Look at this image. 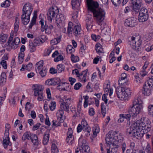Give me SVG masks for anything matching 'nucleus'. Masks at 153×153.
Segmentation results:
<instances>
[{
  "instance_id": "nucleus-39",
  "label": "nucleus",
  "mask_w": 153,
  "mask_h": 153,
  "mask_svg": "<svg viewBox=\"0 0 153 153\" xmlns=\"http://www.w3.org/2000/svg\"><path fill=\"white\" fill-rule=\"evenodd\" d=\"M120 116L124 119H126V120L129 121L131 118V114L128 113L120 114Z\"/></svg>"
},
{
  "instance_id": "nucleus-23",
  "label": "nucleus",
  "mask_w": 153,
  "mask_h": 153,
  "mask_svg": "<svg viewBox=\"0 0 153 153\" xmlns=\"http://www.w3.org/2000/svg\"><path fill=\"white\" fill-rule=\"evenodd\" d=\"M65 16L63 14H60L58 15L57 14L55 20L56 22L61 23L65 21Z\"/></svg>"
},
{
  "instance_id": "nucleus-27",
  "label": "nucleus",
  "mask_w": 153,
  "mask_h": 153,
  "mask_svg": "<svg viewBox=\"0 0 153 153\" xmlns=\"http://www.w3.org/2000/svg\"><path fill=\"white\" fill-rule=\"evenodd\" d=\"M2 59H3L1 62L0 64L4 69H6L7 68V65L5 60L7 59L8 57L7 56H4L3 57Z\"/></svg>"
},
{
  "instance_id": "nucleus-26",
  "label": "nucleus",
  "mask_w": 153,
  "mask_h": 153,
  "mask_svg": "<svg viewBox=\"0 0 153 153\" xmlns=\"http://www.w3.org/2000/svg\"><path fill=\"white\" fill-rule=\"evenodd\" d=\"M32 134L31 133L29 132H25L22 137V140H25L27 139L28 140H30L31 137V135Z\"/></svg>"
},
{
  "instance_id": "nucleus-29",
  "label": "nucleus",
  "mask_w": 153,
  "mask_h": 153,
  "mask_svg": "<svg viewBox=\"0 0 153 153\" xmlns=\"http://www.w3.org/2000/svg\"><path fill=\"white\" fill-rule=\"evenodd\" d=\"M19 19L18 17L16 16L14 24V31L16 33L19 30Z\"/></svg>"
},
{
  "instance_id": "nucleus-8",
  "label": "nucleus",
  "mask_w": 153,
  "mask_h": 153,
  "mask_svg": "<svg viewBox=\"0 0 153 153\" xmlns=\"http://www.w3.org/2000/svg\"><path fill=\"white\" fill-rule=\"evenodd\" d=\"M59 13L58 8L54 6L50 8L47 13V19L48 21L51 22L52 20L56 19V17Z\"/></svg>"
},
{
  "instance_id": "nucleus-21",
  "label": "nucleus",
  "mask_w": 153,
  "mask_h": 153,
  "mask_svg": "<svg viewBox=\"0 0 153 153\" xmlns=\"http://www.w3.org/2000/svg\"><path fill=\"white\" fill-rule=\"evenodd\" d=\"M148 18L149 15L139 14L138 19L140 22H143L146 21Z\"/></svg>"
},
{
  "instance_id": "nucleus-15",
  "label": "nucleus",
  "mask_w": 153,
  "mask_h": 153,
  "mask_svg": "<svg viewBox=\"0 0 153 153\" xmlns=\"http://www.w3.org/2000/svg\"><path fill=\"white\" fill-rule=\"evenodd\" d=\"M152 90V86L149 85L148 83H145L143 86L142 92L145 95L149 96L151 93Z\"/></svg>"
},
{
  "instance_id": "nucleus-44",
  "label": "nucleus",
  "mask_w": 153,
  "mask_h": 153,
  "mask_svg": "<svg viewBox=\"0 0 153 153\" xmlns=\"http://www.w3.org/2000/svg\"><path fill=\"white\" fill-rule=\"evenodd\" d=\"M66 51L68 53L71 54L75 51V49L71 45H68L67 47Z\"/></svg>"
},
{
  "instance_id": "nucleus-56",
  "label": "nucleus",
  "mask_w": 153,
  "mask_h": 153,
  "mask_svg": "<svg viewBox=\"0 0 153 153\" xmlns=\"http://www.w3.org/2000/svg\"><path fill=\"white\" fill-rule=\"evenodd\" d=\"M86 48V47L85 45L82 44H81V47L79 50L80 53L81 54L83 55L84 53L85 50Z\"/></svg>"
},
{
  "instance_id": "nucleus-14",
  "label": "nucleus",
  "mask_w": 153,
  "mask_h": 153,
  "mask_svg": "<svg viewBox=\"0 0 153 153\" xmlns=\"http://www.w3.org/2000/svg\"><path fill=\"white\" fill-rule=\"evenodd\" d=\"M136 21L137 19L135 17L128 18L125 20V25L128 27H133L137 25Z\"/></svg>"
},
{
  "instance_id": "nucleus-37",
  "label": "nucleus",
  "mask_w": 153,
  "mask_h": 153,
  "mask_svg": "<svg viewBox=\"0 0 153 153\" xmlns=\"http://www.w3.org/2000/svg\"><path fill=\"white\" fill-rule=\"evenodd\" d=\"M106 104H105L104 103L102 102L101 105L102 114L103 117L105 116V114L106 113Z\"/></svg>"
},
{
  "instance_id": "nucleus-24",
  "label": "nucleus",
  "mask_w": 153,
  "mask_h": 153,
  "mask_svg": "<svg viewBox=\"0 0 153 153\" xmlns=\"http://www.w3.org/2000/svg\"><path fill=\"white\" fill-rule=\"evenodd\" d=\"M87 145L86 140L82 137H80L78 140V145L80 148Z\"/></svg>"
},
{
  "instance_id": "nucleus-19",
  "label": "nucleus",
  "mask_w": 153,
  "mask_h": 153,
  "mask_svg": "<svg viewBox=\"0 0 153 153\" xmlns=\"http://www.w3.org/2000/svg\"><path fill=\"white\" fill-rule=\"evenodd\" d=\"M81 0H71V4L73 9H78L80 5Z\"/></svg>"
},
{
  "instance_id": "nucleus-25",
  "label": "nucleus",
  "mask_w": 153,
  "mask_h": 153,
  "mask_svg": "<svg viewBox=\"0 0 153 153\" xmlns=\"http://www.w3.org/2000/svg\"><path fill=\"white\" fill-rule=\"evenodd\" d=\"M79 150L83 153H89L90 152V148L88 145L80 148Z\"/></svg>"
},
{
  "instance_id": "nucleus-28",
  "label": "nucleus",
  "mask_w": 153,
  "mask_h": 153,
  "mask_svg": "<svg viewBox=\"0 0 153 153\" xmlns=\"http://www.w3.org/2000/svg\"><path fill=\"white\" fill-rule=\"evenodd\" d=\"M61 38L62 36H59L53 39L51 41V44L52 45L57 44L58 43L60 42Z\"/></svg>"
},
{
  "instance_id": "nucleus-46",
  "label": "nucleus",
  "mask_w": 153,
  "mask_h": 153,
  "mask_svg": "<svg viewBox=\"0 0 153 153\" xmlns=\"http://www.w3.org/2000/svg\"><path fill=\"white\" fill-rule=\"evenodd\" d=\"M65 69L64 66L63 64H61L57 66V70L58 73H60Z\"/></svg>"
},
{
  "instance_id": "nucleus-20",
  "label": "nucleus",
  "mask_w": 153,
  "mask_h": 153,
  "mask_svg": "<svg viewBox=\"0 0 153 153\" xmlns=\"http://www.w3.org/2000/svg\"><path fill=\"white\" fill-rule=\"evenodd\" d=\"M30 138L31 142L34 145L37 146L39 144L40 142L38 140V137L36 134H32Z\"/></svg>"
},
{
  "instance_id": "nucleus-17",
  "label": "nucleus",
  "mask_w": 153,
  "mask_h": 153,
  "mask_svg": "<svg viewBox=\"0 0 153 153\" xmlns=\"http://www.w3.org/2000/svg\"><path fill=\"white\" fill-rule=\"evenodd\" d=\"M59 79L53 78L47 80L45 82L47 85H55L58 84Z\"/></svg>"
},
{
  "instance_id": "nucleus-18",
  "label": "nucleus",
  "mask_w": 153,
  "mask_h": 153,
  "mask_svg": "<svg viewBox=\"0 0 153 153\" xmlns=\"http://www.w3.org/2000/svg\"><path fill=\"white\" fill-rule=\"evenodd\" d=\"M88 71V69H87L80 73V75L78 77L79 81L82 82H86V76H87V73Z\"/></svg>"
},
{
  "instance_id": "nucleus-59",
  "label": "nucleus",
  "mask_w": 153,
  "mask_h": 153,
  "mask_svg": "<svg viewBox=\"0 0 153 153\" xmlns=\"http://www.w3.org/2000/svg\"><path fill=\"white\" fill-rule=\"evenodd\" d=\"M81 86L82 84L78 82L75 85L74 88L75 89L77 90L79 89Z\"/></svg>"
},
{
  "instance_id": "nucleus-40",
  "label": "nucleus",
  "mask_w": 153,
  "mask_h": 153,
  "mask_svg": "<svg viewBox=\"0 0 153 153\" xmlns=\"http://www.w3.org/2000/svg\"><path fill=\"white\" fill-rule=\"evenodd\" d=\"M95 49L97 53L100 55L101 53H102L103 49L101 47V45L100 44H97L95 45Z\"/></svg>"
},
{
  "instance_id": "nucleus-54",
  "label": "nucleus",
  "mask_w": 153,
  "mask_h": 153,
  "mask_svg": "<svg viewBox=\"0 0 153 153\" xmlns=\"http://www.w3.org/2000/svg\"><path fill=\"white\" fill-rule=\"evenodd\" d=\"M64 59L63 56L61 54H59L58 56L54 59L55 62H58L59 61L63 60Z\"/></svg>"
},
{
  "instance_id": "nucleus-62",
  "label": "nucleus",
  "mask_w": 153,
  "mask_h": 153,
  "mask_svg": "<svg viewBox=\"0 0 153 153\" xmlns=\"http://www.w3.org/2000/svg\"><path fill=\"white\" fill-rule=\"evenodd\" d=\"M57 69H56L53 68H51L50 69V72L52 74H54L57 72Z\"/></svg>"
},
{
  "instance_id": "nucleus-58",
  "label": "nucleus",
  "mask_w": 153,
  "mask_h": 153,
  "mask_svg": "<svg viewBox=\"0 0 153 153\" xmlns=\"http://www.w3.org/2000/svg\"><path fill=\"white\" fill-rule=\"evenodd\" d=\"M32 67V64L31 63H29L27 65H26L25 69L28 71H30Z\"/></svg>"
},
{
  "instance_id": "nucleus-47",
  "label": "nucleus",
  "mask_w": 153,
  "mask_h": 153,
  "mask_svg": "<svg viewBox=\"0 0 153 153\" xmlns=\"http://www.w3.org/2000/svg\"><path fill=\"white\" fill-rule=\"evenodd\" d=\"M51 153H58V150L55 144H53L51 147Z\"/></svg>"
},
{
  "instance_id": "nucleus-22",
  "label": "nucleus",
  "mask_w": 153,
  "mask_h": 153,
  "mask_svg": "<svg viewBox=\"0 0 153 153\" xmlns=\"http://www.w3.org/2000/svg\"><path fill=\"white\" fill-rule=\"evenodd\" d=\"M7 76L5 72L1 73V76L0 84L1 85H4L6 83Z\"/></svg>"
},
{
  "instance_id": "nucleus-2",
  "label": "nucleus",
  "mask_w": 153,
  "mask_h": 153,
  "mask_svg": "<svg viewBox=\"0 0 153 153\" xmlns=\"http://www.w3.org/2000/svg\"><path fill=\"white\" fill-rule=\"evenodd\" d=\"M87 5L88 10L93 13L94 19L97 23L101 25L105 17V13L104 10L98 8V3L93 0H87Z\"/></svg>"
},
{
  "instance_id": "nucleus-48",
  "label": "nucleus",
  "mask_w": 153,
  "mask_h": 153,
  "mask_svg": "<svg viewBox=\"0 0 153 153\" xmlns=\"http://www.w3.org/2000/svg\"><path fill=\"white\" fill-rule=\"evenodd\" d=\"M139 14L149 15L147 10L145 7L141 8L140 10H139Z\"/></svg>"
},
{
  "instance_id": "nucleus-51",
  "label": "nucleus",
  "mask_w": 153,
  "mask_h": 153,
  "mask_svg": "<svg viewBox=\"0 0 153 153\" xmlns=\"http://www.w3.org/2000/svg\"><path fill=\"white\" fill-rule=\"evenodd\" d=\"M47 72V70L46 68H44L43 69L40 70L38 72L39 73V74L42 77H44L46 75Z\"/></svg>"
},
{
  "instance_id": "nucleus-50",
  "label": "nucleus",
  "mask_w": 153,
  "mask_h": 153,
  "mask_svg": "<svg viewBox=\"0 0 153 153\" xmlns=\"http://www.w3.org/2000/svg\"><path fill=\"white\" fill-rule=\"evenodd\" d=\"M29 49L31 52H34L36 50V46L34 43H30Z\"/></svg>"
},
{
  "instance_id": "nucleus-64",
  "label": "nucleus",
  "mask_w": 153,
  "mask_h": 153,
  "mask_svg": "<svg viewBox=\"0 0 153 153\" xmlns=\"http://www.w3.org/2000/svg\"><path fill=\"white\" fill-rule=\"evenodd\" d=\"M147 72L145 70H142L141 71L140 73V75L141 77H144L147 74Z\"/></svg>"
},
{
  "instance_id": "nucleus-12",
  "label": "nucleus",
  "mask_w": 153,
  "mask_h": 153,
  "mask_svg": "<svg viewBox=\"0 0 153 153\" xmlns=\"http://www.w3.org/2000/svg\"><path fill=\"white\" fill-rule=\"evenodd\" d=\"M131 1L133 11L138 13L141 5L142 0H131Z\"/></svg>"
},
{
  "instance_id": "nucleus-34",
  "label": "nucleus",
  "mask_w": 153,
  "mask_h": 153,
  "mask_svg": "<svg viewBox=\"0 0 153 153\" xmlns=\"http://www.w3.org/2000/svg\"><path fill=\"white\" fill-rule=\"evenodd\" d=\"M34 15L32 19L31 20L30 25H29V27L30 29H31L32 27L35 24L36 18L37 17V15L35 13V11L34 12Z\"/></svg>"
},
{
  "instance_id": "nucleus-35",
  "label": "nucleus",
  "mask_w": 153,
  "mask_h": 153,
  "mask_svg": "<svg viewBox=\"0 0 153 153\" xmlns=\"http://www.w3.org/2000/svg\"><path fill=\"white\" fill-rule=\"evenodd\" d=\"M53 49V48L52 47H49L46 49L44 51V56H49Z\"/></svg>"
},
{
  "instance_id": "nucleus-32",
  "label": "nucleus",
  "mask_w": 153,
  "mask_h": 153,
  "mask_svg": "<svg viewBox=\"0 0 153 153\" xmlns=\"http://www.w3.org/2000/svg\"><path fill=\"white\" fill-rule=\"evenodd\" d=\"M73 30L75 36H77L79 34H80V32L81 29V27L79 25H77L74 26Z\"/></svg>"
},
{
  "instance_id": "nucleus-13",
  "label": "nucleus",
  "mask_w": 153,
  "mask_h": 153,
  "mask_svg": "<svg viewBox=\"0 0 153 153\" xmlns=\"http://www.w3.org/2000/svg\"><path fill=\"white\" fill-rule=\"evenodd\" d=\"M34 95L35 96H38L37 100L39 101H42L43 98L42 90L39 89L37 85L35 86Z\"/></svg>"
},
{
  "instance_id": "nucleus-31",
  "label": "nucleus",
  "mask_w": 153,
  "mask_h": 153,
  "mask_svg": "<svg viewBox=\"0 0 153 153\" xmlns=\"http://www.w3.org/2000/svg\"><path fill=\"white\" fill-rule=\"evenodd\" d=\"M100 131L99 126L97 124H96L93 127L92 131L93 135L96 136L97 134Z\"/></svg>"
},
{
  "instance_id": "nucleus-1",
  "label": "nucleus",
  "mask_w": 153,
  "mask_h": 153,
  "mask_svg": "<svg viewBox=\"0 0 153 153\" xmlns=\"http://www.w3.org/2000/svg\"><path fill=\"white\" fill-rule=\"evenodd\" d=\"M142 120L141 121H142ZM137 120L133 121L130 127L127 128V133L131 137L138 139L142 137L145 133H147L151 129V125L149 122L144 123Z\"/></svg>"
},
{
  "instance_id": "nucleus-43",
  "label": "nucleus",
  "mask_w": 153,
  "mask_h": 153,
  "mask_svg": "<svg viewBox=\"0 0 153 153\" xmlns=\"http://www.w3.org/2000/svg\"><path fill=\"white\" fill-rule=\"evenodd\" d=\"M7 37V35L6 34L2 33L0 35V41L2 43L5 42Z\"/></svg>"
},
{
  "instance_id": "nucleus-45",
  "label": "nucleus",
  "mask_w": 153,
  "mask_h": 153,
  "mask_svg": "<svg viewBox=\"0 0 153 153\" xmlns=\"http://www.w3.org/2000/svg\"><path fill=\"white\" fill-rule=\"evenodd\" d=\"M74 138L73 136H67V138L66 140V141L69 145H71L73 143Z\"/></svg>"
},
{
  "instance_id": "nucleus-9",
  "label": "nucleus",
  "mask_w": 153,
  "mask_h": 153,
  "mask_svg": "<svg viewBox=\"0 0 153 153\" xmlns=\"http://www.w3.org/2000/svg\"><path fill=\"white\" fill-rule=\"evenodd\" d=\"M141 43V40L140 39H138L134 36H132L131 40L128 42V44L132 46V48L135 50L138 51Z\"/></svg>"
},
{
  "instance_id": "nucleus-57",
  "label": "nucleus",
  "mask_w": 153,
  "mask_h": 153,
  "mask_svg": "<svg viewBox=\"0 0 153 153\" xmlns=\"http://www.w3.org/2000/svg\"><path fill=\"white\" fill-rule=\"evenodd\" d=\"M146 83H148L149 85H150L151 86V84H153V76H150L148 77L147 80V82Z\"/></svg>"
},
{
  "instance_id": "nucleus-6",
  "label": "nucleus",
  "mask_w": 153,
  "mask_h": 153,
  "mask_svg": "<svg viewBox=\"0 0 153 153\" xmlns=\"http://www.w3.org/2000/svg\"><path fill=\"white\" fill-rule=\"evenodd\" d=\"M32 10L33 8L30 3H26L24 6L21 18L22 23L24 25H27L30 22V16Z\"/></svg>"
},
{
  "instance_id": "nucleus-41",
  "label": "nucleus",
  "mask_w": 153,
  "mask_h": 153,
  "mask_svg": "<svg viewBox=\"0 0 153 153\" xmlns=\"http://www.w3.org/2000/svg\"><path fill=\"white\" fill-rule=\"evenodd\" d=\"M147 111L149 115L153 116V105H148Z\"/></svg>"
},
{
  "instance_id": "nucleus-61",
  "label": "nucleus",
  "mask_w": 153,
  "mask_h": 153,
  "mask_svg": "<svg viewBox=\"0 0 153 153\" xmlns=\"http://www.w3.org/2000/svg\"><path fill=\"white\" fill-rule=\"evenodd\" d=\"M46 91L47 96V98L48 99H50L51 98V94L50 89L49 88H47L46 89Z\"/></svg>"
},
{
  "instance_id": "nucleus-38",
  "label": "nucleus",
  "mask_w": 153,
  "mask_h": 153,
  "mask_svg": "<svg viewBox=\"0 0 153 153\" xmlns=\"http://www.w3.org/2000/svg\"><path fill=\"white\" fill-rule=\"evenodd\" d=\"M3 144L4 148H6L8 146H11V143L10 142L9 139L4 138L3 141Z\"/></svg>"
},
{
  "instance_id": "nucleus-55",
  "label": "nucleus",
  "mask_w": 153,
  "mask_h": 153,
  "mask_svg": "<svg viewBox=\"0 0 153 153\" xmlns=\"http://www.w3.org/2000/svg\"><path fill=\"white\" fill-rule=\"evenodd\" d=\"M91 83L90 82H89L88 83L86 87V91L88 92H91L93 91V89L91 87Z\"/></svg>"
},
{
  "instance_id": "nucleus-60",
  "label": "nucleus",
  "mask_w": 153,
  "mask_h": 153,
  "mask_svg": "<svg viewBox=\"0 0 153 153\" xmlns=\"http://www.w3.org/2000/svg\"><path fill=\"white\" fill-rule=\"evenodd\" d=\"M10 46L11 48L15 49L16 48L18 47V45L16 44L15 42H13V41H12V43L10 45H9Z\"/></svg>"
},
{
  "instance_id": "nucleus-4",
  "label": "nucleus",
  "mask_w": 153,
  "mask_h": 153,
  "mask_svg": "<svg viewBox=\"0 0 153 153\" xmlns=\"http://www.w3.org/2000/svg\"><path fill=\"white\" fill-rule=\"evenodd\" d=\"M71 99L68 98L66 96H64L63 97V102L60 105V108L57 112L56 115L58 119L59 118L61 119V122L63 120L61 118L63 117L64 111L69 113L70 111L69 105L71 104Z\"/></svg>"
},
{
  "instance_id": "nucleus-52",
  "label": "nucleus",
  "mask_w": 153,
  "mask_h": 153,
  "mask_svg": "<svg viewBox=\"0 0 153 153\" xmlns=\"http://www.w3.org/2000/svg\"><path fill=\"white\" fill-rule=\"evenodd\" d=\"M71 59L72 62H77L79 61V58L77 56H74L73 54H71Z\"/></svg>"
},
{
  "instance_id": "nucleus-7",
  "label": "nucleus",
  "mask_w": 153,
  "mask_h": 153,
  "mask_svg": "<svg viewBox=\"0 0 153 153\" xmlns=\"http://www.w3.org/2000/svg\"><path fill=\"white\" fill-rule=\"evenodd\" d=\"M116 92L118 97L121 100H126L130 97L132 93L130 88L127 87H117Z\"/></svg>"
},
{
  "instance_id": "nucleus-16",
  "label": "nucleus",
  "mask_w": 153,
  "mask_h": 153,
  "mask_svg": "<svg viewBox=\"0 0 153 153\" xmlns=\"http://www.w3.org/2000/svg\"><path fill=\"white\" fill-rule=\"evenodd\" d=\"M59 85L57 86V88L59 90L61 91H68L70 88H69V84L66 82H59Z\"/></svg>"
},
{
  "instance_id": "nucleus-63",
  "label": "nucleus",
  "mask_w": 153,
  "mask_h": 153,
  "mask_svg": "<svg viewBox=\"0 0 153 153\" xmlns=\"http://www.w3.org/2000/svg\"><path fill=\"white\" fill-rule=\"evenodd\" d=\"M88 112L90 115H94L95 114L94 109L92 108H90L89 109Z\"/></svg>"
},
{
  "instance_id": "nucleus-49",
  "label": "nucleus",
  "mask_w": 153,
  "mask_h": 153,
  "mask_svg": "<svg viewBox=\"0 0 153 153\" xmlns=\"http://www.w3.org/2000/svg\"><path fill=\"white\" fill-rule=\"evenodd\" d=\"M10 4V1L9 0H6L1 4L2 7H6L9 6Z\"/></svg>"
},
{
  "instance_id": "nucleus-42",
  "label": "nucleus",
  "mask_w": 153,
  "mask_h": 153,
  "mask_svg": "<svg viewBox=\"0 0 153 153\" xmlns=\"http://www.w3.org/2000/svg\"><path fill=\"white\" fill-rule=\"evenodd\" d=\"M73 23L71 22H69L68 24L67 28V33L68 34H72L73 28Z\"/></svg>"
},
{
  "instance_id": "nucleus-36",
  "label": "nucleus",
  "mask_w": 153,
  "mask_h": 153,
  "mask_svg": "<svg viewBox=\"0 0 153 153\" xmlns=\"http://www.w3.org/2000/svg\"><path fill=\"white\" fill-rule=\"evenodd\" d=\"M49 138V134L47 133H45L43 140V143L44 145H46L48 143Z\"/></svg>"
},
{
  "instance_id": "nucleus-53",
  "label": "nucleus",
  "mask_w": 153,
  "mask_h": 153,
  "mask_svg": "<svg viewBox=\"0 0 153 153\" xmlns=\"http://www.w3.org/2000/svg\"><path fill=\"white\" fill-rule=\"evenodd\" d=\"M56 103L55 101H52L51 102L49 105L50 108L51 110L53 111L54 110L56 107Z\"/></svg>"
},
{
  "instance_id": "nucleus-5",
  "label": "nucleus",
  "mask_w": 153,
  "mask_h": 153,
  "mask_svg": "<svg viewBox=\"0 0 153 153\" xmlns=\"http://www.w3.org/2000/svg\"><path fill=\"white\" fill-rule=\"evenodd\" d=\"M143 102L139 97L135 98L133 102V105L128 110V113L133 117L136 116L142 109Z\"/></svg>"
},
{
  "instance_id": "nucleus-3",
  "label": "nucleus",
  "mask_w": 153,
  "mask_h": 153,
  "mask_svg": "<svg viewBox=\"0 0 153 153\" xmlns=\"http://www.w3.org/2000/svg\"><path fill=\"white\" fill-rule=\"evenodd\" d=\"M123 137L121 134H118L117 132L114 133V136L108 133L106 135L105 139L107 144L109 145V149H106L107 153H116L120 143L123 141Z\"/></svg>"
},
{
  "instance_id": "nucleus-10",
  "label": "nucleus",
  "mask_w": 153,
  "mask_h": 153,
  "mask_svg": "<svg viewBox=\"0 0 153 153\" xmlns=\"http://www.w3.org/2000/svg\"><path fill=\"white\" fill-rule=\"evenodd\" d=\"M39 23L41 25V29L42 31H45V33L48 35L51 33L52 30L53 28V26L52 25H47L46 22H45V25L44 20L43 19H41L39 22Z\"/></svg>"
},
{
  "instance_id": "nucleus-30",
  "label": "nucleus",
  "mask_w": 153,
  "mask_h": 153,
  "mask_svg": "<svg viewBox=\"0 0 153 153\" xmlns=\"http://www.w3.org/2000/svg\"><path fill=\"white\" fill-rule=\"evenodd\" d=\"M43 61H41L37 62L36 64V71H38V72L43 69L44 68H45V67H43Z\"/></svg>"
},
{
  "instance_id": "nucleus-11",
  "label": "nucleus",
  "mask_w": 153,
  "mask_h": 153,
  "mask_svg": "<svg viewBox=\"0 0 153 153\" xmlns=\"http://www.w3.org/2000/svg\"><path fill=\"white\" fill-rule=\"evenodd\" d=\"M80 125L82 128V130L84 131V134L86 137H88L90 135L91 128L85 119L82 120Z\"/></svg>"
},
{
  "instance_id": "nucleus-33",
  "label": "nucleus",
  "mask_w": 153,
  "mask_h": 153,
  "mask_svg": "<svg viewBox=\"0 0 153 153\" xmlns=\"http://www.w3.org/2000/svg\"><path fill=\"white\" fill-rule=\"evenodd\" d=\"M93 22V19L91 18L86 20V25L87 29H89L92 28L93 26L92 24Z\"/></svg>"
}]
</instances>
